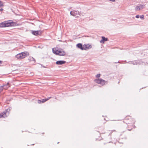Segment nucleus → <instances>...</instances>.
<instances>
[{
	"label": "nucleus",
	"mask_w": 148,
	"mask_h": 148,
	"mask_svg": "<svg viewBox=\"0 0 148 148\" xmlns=\"http://www.w3.org/2000/svg\"><path fill=\"white\" fill-rule=\"evenodd\" d=\"M53 53L57 55L64 56L66 54V52L61 49H59L58 48L52 49Z\"/></svg>",
	"instance_id": "nucleus-1"
},
{
	"label": "nucleus",
	"mask_w": 148,
	"mask_h": 148,
	"mask_svg": "<svg viewBox=\"0 0 148 148\" xmlns=\"http://www.w3.org/2000/svg\"><path fill=\"white\" fill-rule=\"evenodd\" d=\"M29 53L27 51L22 52L17 54L15 57L18 59L21 60L24 58L28 56Z\"/></svg>",
	"instance_id": "nucleus-2"
},
{
	"label": "nucleus",
	"mask_w": 148,
	"mask_h": 148,
	"mask_svg": "<svg viewBox=\"0 0 148 148\" xmlns=\"http://www.w3.org/2000/svg\"><path fill=\"white\" fill-rule=\"evenodd\" d=\"M15 23L13 22L5 21L0 23V27H8L14 25Z\"/></svg>",
	"instance_id": "nucleus-3"
},
{
	"label": "nucleus",
	"mask_w": 148,
	"mask_h": 148,
	"mask_svg": "<svg viewBox=\"0 0 148 148\" xmlns=\"http://www.w3.org/2000/svg\"><path fill=\"white\" fill-rule=\"evenodd\" d=\"M10 108L5 110L4 112L0 114V118H3L7 117V115H9V112L11 110Z\"/></svg>",
	"instance_id": "nucleus-4"
},
{
	"label": "nucleus",
	"mask_w": 148,
	"mask_h": 148,
	"mask_svg": "<svg viewBox=\"0 0 148 148\" xmlns=\"http://www.w3.org/2000/svg\"><path fill=\"white\" fill-rule=\"evenodd\" d=\"M95 81L96 83L100 84L102 86H103L106 84L108 83V82L107 81H106L101 78L96 79L95 80Z\"/></svg>",
	"instance_id": "nucleus-5"
},
{
	"label": "nucleus",
	"mask_w": 148,
	"mask_h": 148,
	"mask_svg": "<svg viewBox=\"0 0 148 148\" xmlns=\"http://www.w3.org/2000/svg\"><path fill=\"white\" fill-rule=\"evenodd\" d=\"M145 7V5H138L135 8V10L136 11H138L142 9Z\"/></svg>",
	"instance_id": "nucleus-6"
},
{
	"label": "nucleus",
	"mask_w": 148,
	"mask_h": 148,
	"mask_svg": "<svg viewBox=\"0 0 148 148\" xmlns=\"http://www.w3.org/2000/svg\"><path fill=\"white\" fill-rule=\"evenodd\" d=\"M70 14L72 16L76 17L77 15L79 14V12L77 11L74 10L73 11H71Z\"/></svg>",
	"instance_id": "nucleus-7"
},
{
	"label": "nucleus",
	"mask_w": 148,
	"mask_h": 148,
	"mask_svg": "<svg viewBox=\"0 0 148 148\" xmlns=\"http://www.w3.org/2000/svg\"><path fill=\"white\" fill-rule=\"evenodd\" d=\"M50 98H51V97H48L47 99H42L41 100H38V103H43L46 102Z\"/></svg>",
	"instance_id": "nucleus-8"
},
{
	"label": "nucleus",
	"mask_w": 148,
	"mask_h": 148,
	"mask_svg": "<svg viewBox=\"0 0 148 148\" xmlns=\"http://www.w3.org/2000/svg\"><path fill=\"white\" fill-rule=\"evenodd\" d=\"M39 31H31V33L32 34L36 36H38L40 35V33H39Z\"/></svg>",
	"instance_id": "nucleus-9"
},
{
	"label": "nucleus",
	"mask_w": 148,
	"mask_h": 148,
	"mask_svg": "<svg viewBox=\"0 0 148 148\" xmlns=\"http://www.w3.org/2000/svg\"><path fill=\"white\" fill-rule=\"evenodd\" d=\"M66 62L64 60L57 61L56 62V64L58 65H61L64 64Z\"/></svg>",
	"instance_id": "nucleus-10"
},
{
	"label": "nucleus",
	"mask_w": 148,
	"mask_h": 148,
	"mask_svg": "<svg viewBox=\"0 0 148 148\" xmlns=\"http://www.w3.org/2000/svg\"><path fill=\"white\" fill-rule=\"evenodd\" d=\"M102 39L100 41V42L101 43H103L105 41H106L108 40V39L107 38H106L104 36H102L101 37Z\"/></svg>",
	"instance_id": "nucleus-11"
},
{
	"label": "nucleus",
	"mask_w": 148,
	"mask_h": 148,
	"mask_svg": "<svg viewBox=\"0 0 148 148\" xmlns=\"http://www.w3.org/2000/svg\"><path fill=\"white\" fill-rule=\"evenodd\" d=\"M77 47L80 49L82 50H84V48H83V46L81 43H78L77 45Z\"/></svg>",
	"instance_id": "nucleus-12"
},
{
	"label": "nucleus",
	"mask_w": 148,
	"mask_h": 148,
	"mask_svg": "<svg viewBox=\"0 0 148 148\" xmlns=\"http://www.w3.org/2000/svg\"><path fill=\"white\" fill-rule=\"evenodd\" d=\"M3 87L5 89H7L8 88L10 87V84L9 83H8L4 85Z\"/></svg>",
	"instance_id": "nucleus-13"
},
{
	"label": "nucleus",
	"mask_w": 148,
	"mask_h": 148,
	"mask_svg": "<svg viewBox=\"0 0 148 148\" xmlns=\"http://www.w3.org/2000/svg\"><path fill=\"white\" fill-rule=\"evenodd\" d=\"M87 45H84L83 46V48H84V50H86L87 49H89L90 48V45H89L88 46V47H87Z\"/></svg>",
	"instance_id": "nucleus-14"
},
{
	"label": "nucleus",
	"mask_w": 148,
	"mask_h": 148,
	"mask_svg": "<svg viewBox=\"0 0 148 148\" xmlns=\"http://www.w3.org/2000/svg\"><path fill=\"white\" fill-rule=\"evenodd\" d=\"M3 86H0V93L3 90Z\"/></svg>",
	"instance_id": "nucleus-15"
},
{
	"label": "nucleus",
	"mask_w": 148,
	"mask_h": 148,
	"mask_svg": "<svg viewBox=\"0 0 148 148\" xmlns=\"http://www.w3.org/2000/svg\"><path fill=\"white\" fill-rule=\"evenodd\" d=\"M3 6V3L1 1H0V7H2Z\"/></svg>",
	"instance_id": "nucleus-16"
},
{
	"label": "nucleus",
	"mask_w": 148,
	"mask_h": 148,
	"mask_svg": "<svg viewBox=\"0 0 148 148\" xmlns=\"http://www.w3.org/2000/svg\"><path fill=\"white\" fill-rule=\"evenodd\" d=\"M100 74H98L96 75V77L97 78H99L100 77Z\"/></svg>",
	"instance_id": "nucleus-17"
},
{
	"label": "nucleus",
	"mask_w": 148,
	"mask_h": 148,
	"mask_svg": "<svg viewBox=\"0 0 148 148\" xmlns=\"http://www.w3.org/2000/svg\"><path fill=\"white\" fill-rule=\"evenodd\" d=\"M30 60L31 61H34V62L35 61V59L33 57H32V58H30Z\"/></svg>",
	"instance_id": "nucleus-18"
},
{
	"label": "nucleus",
	"mask_w": 148,
	"mask_h": 148,
	"mask_svg": "<svg viewBox=\"0 0 148 148\" xmlns=\"http://www.w3.org/2000/svg\"><path fill=\"white\" fill-rule=\"evenodd\" d=\"M139 17L143 19L144 18V16L143 15H141V16H140Z\"/></svg>",
	"instance_id": "nucleus-19"
},
{
	"label": "nucleus",
	"mask_w": 148,
	"mask_h": 148,
	"mask_svg": "<svg viewBox=\"0 0 148 148\" xmlns=\"http://www.w3.org/2000/svg\"><path fill=\"white\" fill-rule=\"evenodd\" d=\"M140 17V16L138 15H137L136 16V17L137 18H138Z\"/></svg>",
	"instance_id": "nucleus-20"
},
{
	"label": "nucleus",
	"mask_w": 148,
	"mask_h": 148,
	"mask_svg": "<svg viewBox=\"0 0 148 148\" xmlns=\"http://www.w3.org/2000/svg\"><path fill=\"white\" fill-rule=\"evenodd\" d=\"M109 0L110 1H112V2H114L115 1V0Z\"/></svg>",
	"instance_id": "nucleus-21"
},
{
	"label": "nucleus",
	"mask_w": 148,
	"mask_h": 148,
	"mask_svg": "<svg viewBox=\"0 0 148 148\" xmlns=\"http://www.w3.org/2000/svg\"><path fill=\"white\" fill-rule=\"evenodd\" d=\"M3 9L2 8L0 9V11H2L3 10Z\"/></svg>",
	"instance_id": "nucleus-22"
},
{
	"label": "nucleus",
	"mask_w": 148,
	"mask_h": 148,
	"mask_svg": "<svg viewBox=\"0 0 148 148\" xmlns=\"http://www.w3.org/2000/svg\"><path fill=\"white\" fill-rule=\"evenodd\" d=\"M1 62H2V61H1L0 60V64H1Z\"/></svg>",
	"instance_id": "nucleus-23"
},
{
	"label": "nucleus",
	"mask_w": 148,
	"mask_h": 148,
	"mask_svg": "<svg viewBox=\"0 0 148 148\" xmlns=\"http://www.w3.org/2000/svg\"><path fill=\"white\" fill-rule=\"evenodd\" d=\"M113 131H114V132H116V130H113Z\"/></svg>",
	"instance_id": "nucleus-24"
},
{
	"label": "nucleus",
	"mask_w": 148,
	"mask_h": 148,
	"mask_svg": "<svg viewBox=\"0 0 148 148\" xmlns=\"http://www.w3.org/2000/svg\"><path fill=\"white\" fill-rule=\"evenodd\" d=\"M133 64H134V65H135V63H133Z\"/></svg>",
	"instance_id": "nucleus-25"
},
{
	"label": "nucleus",
	"mask_w": 148,
	"mask_h": 148,
	"mask_svg": "<svg viewBox=\"0 0 148 148\" xmlns=\"http://www.w3.org/2000/svg\"><path fill=\"white\" fill-rule=\"evenodd\" d=\"M34 144H32L31 145H34Z\"/></svg>",
	"instance_id": "nucleus-26"
},
{
	"label": "nucleus",
	"mask_w": 148,
	"mask_h": 148,
	"mask_svg": "<svg viewBox=\"0 0 148 148\" xmlns=\"http://www.w3.org/2000/svg\"><path fill=\"white\" fill-rule=\"evenodd\" d=\"M88 46H89V45H87V47H88Z\"/></svg>",
	"instance_id": "nucleus-27"
},
{
	"label": "nucleus",
	"mask_w": 148,
	"mask_h": 148,
	"mask_svg": "<svg viewBox=\"0 0 148 148\" xmlns=\"http://www.w3.org/2000/svg\"><path fill=\"white\" fill-rule=\"evenodd\" d=\"M7 87V86H5V88H6V87Z\"/></svg>",
	"instance_id": "nucleus-28"
}]
</instances>
